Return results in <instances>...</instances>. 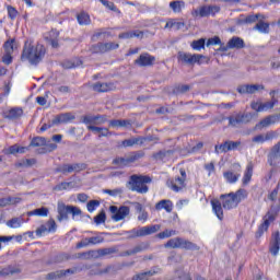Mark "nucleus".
<instances>
[{
	"instance_id": "473e14b6",
	"label": "nucleus",
	"mask_w": 280,
	"mask_h": 280,
	"mask_svg": "<svg viewBox=\"0 0 280 280\" xmlns=\"http://www.w3.org/2000/svg\"><path fill=\"white\" fill-rule=\"evenodd\" d=\"M118 38H143V32L130 31V32L121 33L118 35Z\"/></svg>"
},
{
	"instance_id": "2f4dec72",
	"label": "nucleus",
	"mask_w": 280,
	"mask_h": 280,
	"mask_svg": "<svg viewBox=\"0 0 280 280\" xmlns=\"http://www.w3.org/2000/svg\"><path fill=\"white\" fill-rule=\"evenodd\" d=\"M23 222L24 220L22 217H14L11 220L7 221V226H9V229H21Z\"/></svg>"
},
{
	"instance_id": "e433bc0d",
	"label": "nucleus",
	"mask_w": 280,
	"mask_h": 280,
	"mask_svg": "<svg viewBox=\"0 0 280 280\" xmlns=\"http://www.w3.org/2000/svg\"><path fill=\"white\" fill-rule=\"evenodd\" d=\"M4 54H14V49H16V42L14 39H9L3 45Z\"/></svg>"
},
{
	"instance_id": "6e6552de",
	"label": "nucleus",
	"mask_w": 280,
	"mask_h": 280,
	"mask_svg": "<svg viewBox=\"0 0 280 280\" xmlns=\"http://www.w3.org/2000/svg\"><path fill=\"white\" fill-rule=\"evenodd\" d=\"M109 211L112 213V220L114 222H121V220H126L130 215V207L128 206H110Z\"/></svg>"
},
{
	"instance_id": "a211bd4d",
	"label": "nucleus",
	"mask_w": 280,
	"mask_h": 280,
	"mask_svg": "<svg viewBox=\"0 0 280 280\" xmlns=\"http://www.w3.org/2000/svg\"><path fill=\"white\" fill-rule=\"evenodd\" d=\"M57 211L58 222H62V220H69V206L65 205V202H58Z\"/></svg>"
},
{
	"instance_id": "a19ab883",
	"label": "nucleus",
	"mask_w": 280,
	"mask_h": 280,
	"mask_svg": "<svg viewBox=\"0 0 280 280\" xmlns=\"http://www.w3.org/2000/svg\"><path fill=\"white\" fill-rule=\"evenodd\" d=\"M170 8L175 13H180L183 11V8H185V2L183 1H172L170 2Z\"/></svg>"
},
{
	"instance_id": "72a5a7b5",
	"label": "nucleus",
	"mask_w": 280,
	"mask_h": 280,
	"mask_svg": "<svg viewBox=\"0 0 280 280\" xmlns=\"http://www.w3.org/2000/svg\"><path fill=\"white\" fill-rule=\"evenodd\" d=\"M27 215H38L39 218H47V215H49V209H47L46 207L37 208L27 212Z\"/></svg>"
},
{
	"instance_id": "c03bdc74",
	"label": "nucleus",
	"mask_w": 280,
	"mask_h": 280,
	"mask_svg": "<svg viewBox=\"0 0 280 280\" xmlns=\"http://www.w3.org/2000/svg\"><path fill=\"white\" fill-rule=\"evenodd\" d=\"M174 235H178V232H176V230H164L163 232L158 234V237L160 240H165V238L172 237Z\"/></svg>"
},
{
	"instance_id": "4d7b16f0",
	"label": "nucleus",
	"mask_w": 280,
	"mask_h": 280,
	"mask_svg": "<svg viewBox=\"0 0 280 280\" xmlns=\"http://www.w3.org/2000/svg\"><path fill=\"white\" fill-rule=\"evenodd\" d=\"M88 207V211L90 213H93V211H95V209H97V207H100V201L98 200H90L86 205Z\"/></svg>"
},
{
	"instance_id": "338daca9",
	"label": "nucleus",
	"mask_w": 280,
	"mask_h": 280,
	"mask_svg": "<svg viewBox=\"0 0 280 280\" xmlns=\"http://www.w3.org/2000/svg\"><path fill=\"white\" fill-rule=\"evenodd\" d=\"M104 237L102 236H92L90 237V246H95L97 244H103Z\"/></svg>"
},
{
	"instance_id": "0e129e2a",
	"label": "nucleus",
	"mask_w": 280,
	"mask_h": 280,
	"mask_svg": "<svg viewBox=\"0 0 280 280\" xmlns=\"http://www.w3.org/2000/svg\"><path fill=\"white\" fill-rule=\"evenodd\" d=\"M46 226L48 229V233H56L57 225L54 219H49Z\"/></svg>"
},
{
	"instance_id": "e2e57ef3",
	"label": "nucleus",
	"mask_w": 280,
	"mask_h": 280,
	"mask_svg": "<svg viewBox=\"0 0 280 280\" xmlns=\"http://www.w3.org/2000/svg\"><path fill=\"white\" fill-rule=\"evenodd\" d=\"M238 117L241 118V124H248L253 119V114L246 113V114H238Z\"/></svg>"
},
{
	"instance_id": "9b49d317",
	"label": "nucleus",
	"mask_w": 280,
	"mask_h": 280,
	"mask_svg": "<svg viewBox=\"0 0 280 280\" xmlns=\"http://www.w3.org/2000/svg\"><path fill=\"white\" fill-rule=\"evenodd\" d=\"M234 167L236 172L226 171L223 173V177L225 178L226 183L234 184V183H237V180H240V176L242 173V165L234 164Z\"/></svg>"
},
{
	"instance_id": "ea45409f",
	"label": "nucleus",
	"mask_w": 280,
	"mask_h": 280,
	"mask_svg": "<svg viewBox=\"0 0 280 280\" xmlns=\"http://www.w3.org/2000/svg\"><path fill=\"white\" fill-rule=\"evenodd\" d=\"M180 240L182 237H174L166 242L164 245L165 248H180Z\"/></svg>"
},
{
	"instance_id": "6ab92c4d",
	"label": "nucleus",
	"mask_w": 280,
	"mask_h": 280,
	"mask_svg": "<svg viewBox=\"0 0 280 280\" xmlns=\"http://www.w3.org/2000/svg\"><path fill=\"white\" fill-rule=\"evenodd\" d=\"M113 89H115V84L113 83L96 82L92 84V90L96 93H108V91H113Z\"/></svg>"
},
{
	"instance_id": "f257e3e1",
	"label": "nucleus",
	"mask_w": 280,
	"mask_h": 280,
	"mask_svg": "<svg viewBox=\"0 0 280 280\" xmlns=\"http://www.w3.org/2000/svg\"><path fill=\"white\" fill-rule=\"evenodd\" d=\"M47 54V49L43 44L34 45V42L26 40L24 43L21 60L30 62V65L36 66L43 62V58Z\"/></svg>"
},
{
	"instance_id": "603ef678",
	"label": "nucleus",
	"mask_w": 280,
	"mask_h": 280,
	"mask_svg": "<svg viewBox=\"0 0 280 280\" xmlns=\"http://www.w3.org/2000/svg\"><path fill=\"white\" fill-rule=\"evenodd\" d=\"M95 224H104L106 222V212L102 210L96 217H94Z\"/></svg>"
},
{
	"instance_id": "f8f14e48",
	"label": "nucleus",
	"mask_w": 280,
	"mask_h": 280,
	"mask_svg": "<svg viewBox=\"0 0 280 280\" xmlns=\"http://www.w3.org/2000/svg\"><path fill=\"white\" fill-rule=\"evenodd\" d=\"M156 61V58L148 52H143L139 56L138 59L135 60V65H138V67H152L154 62Z\"/></svg>"
},
{
	"instance_id": "6e6d98bb",
	"label": "nucleus",
	"mask_w": 280,
	"mask_h": 280,
	"mask_svg": "<svg viewBox=\"0 0 280 280\" xmlns=\"http://www.w3.org/2000/svg\"><path fill=\"white\" fill-rule=\"evenodd\" d=\"M129 163H135V161H139V159H143V152H133L127 156Z\"/></svg>"
},
{
	"instance_id": "8fccbe9b",
	"label": "nucleus",
	"mask_w": 280,
	"mask_h": 280,
	"mask_svg": "<svg viewBox=\"0 0 280 280\" xmlns=\"http://www.w3.org/2000/svg\"><path fill=\"white\" fill-rule=\"evenodd\" d=\"M70 170L71 172H84V170H86V164L84 163H74V164H70Z\"/></svg>"
},
{
	"instance_id": "4c0bfd02",
	"label": "nucleus",
	"mask_w": 280,
	"mask_h": 280,
	"mask_svg": "<svg viewBox=\"0 0 280 280\" xmlns=\"http://www.w3.org/2000/svg\"><path fill=\"white\" fill-rule=\"evenodd\" d=\"M70 259H71V255L67 253H60L54 257L52 264H62L63 261H69Z\"/></svg>"
},
{
	"instance_id": "aec40b11",
	"label": "nucleus",
	"mask_w": 280,
	"mask_h": 280,
	"mask_svg": "<svg viewBox=\"0 0 280 280\" xmlns=\"http://www.w3.org/2000/svg\"><path fill=\"white\" fill-rule=\"evenodd\" d=\"M73 119H75V115L71 114V113H63V114H59L57 115L54 120L52 124H69V121H73Z\"/></svg>"
},
{
	"instance_id": "a18cd8bd",
	"label": "nucleus",
	"mask_w": 280,
	"mask_h": 280,
	"mask_svg": "<svg viewBox=\"0 0 280 280\" xmlns=\"http://www.w3.org/2000/svg\"><path fill=\"white\" fill-rule=\"evenodd\" d=\"M55 191H62L65 189H73V182H62L61 184L55 186Z\"/></svg>"
},
{
	"instance_id": "ddd939ff",
	"label": "nucleus",
	"mask_w": 280,
	"mask_h": 280,
	"mask_svg": "<svg viewBox=\"0 0 280 280\" xmlns=\"http://www.w3.org/2000/svg\"><path fill=\"white\" fill-rule=\"evenodd\" d=\"M150 248L149 242H141L133 246L131 249H127L122 253V257H132V255H138V253H143Z\"/></svg>"
},
{
	"instance_id": "bb28decb",
	"label": "nucleus",
	"mask_w": 280,
	"mask_h": 280,
	"mask_svg": "<svg viewBox=\"0 0 280 280\" xmlns=\"http://www.w3.org/2000/svg\"><path fill=\"white\" fill-rule=\"evenodd\" d=\"M7 119H20L23 117V109L21 107H13L4 113Z\"/></svg>"
},
{
	"instance_id": "c756f323",
	"label": "nucleus",
	"mask_w": 280,
	"mask_h": 280,
	"mask_svg": "<svg viewBox=\"0 0 280 280\" xmlns=\"http://www.w3.org/2000/svg\"><path fill=\"white\" fill-rule=\"evenodd\" d=\"M179 248H184L185 250H200L198 245L183 237L180 238Z\"/></svg>"
},
{
	"instance_id": "49530a36",
	"label": "nucleus",
	"mask_w": 280,
	"mask_h": 280,
	"mask_svg": "<svg viewBox=\"0 0 280 280\" xmlns=\"http://www.w3.org/2000/svg\"><path fill=\"white\" fill-rule=\"evenodd\" d=\"M46 279H48V280H59V279H65V277L62 276V270H57V271L48 273L46 276Z\"/></svg>"
},
{
	"instance_id": "774afa93",
	"label": "nucleus",
	"mask_w": 280,
	"mask_h": 280,
	"mask_svg": "<svg viewBox=\"0 0 280 280\" xmlns=\"http://www.w3.org/2000/svg\"><path fill=\"white\" fill-rule=\"evenodd\" d=\"M69 213L75 218V215H82V210L75 206H69Z\"/></svg>"
},
{
	"instance_id": "5fc2aeb1",
	"label": "nucleus",
	"mask_w": 280,
	"mask_h": 280,
	"mask_svg": "<svg viewBox=\"0 0 280 280\" xmlns=\"http://www.w3.org/2000/svg\"><path fill=\"white\" fill-rule=\"evenodd\" d=\"M277 118L275 116H269L260 121V126L262 128H267V126H271V124H276Z\"/></svg>"
},
{
	"instance_id": "3c124183",
	"label": "nucleus",
	"mask_w": 280,
	"mask_h": 280,
	"mask_svg": "<svg viewBox=\"0 0 280 280\" xmlns=\"http://www.w3.org/2000/svg\"><path fill=\"white\" fill-rule=\"evenodd\" d=\"M56 172L57 173H61V174H71V164H62V165H59L57 168H56Z\"/></svg>"
},
{
	"instance_id": "69168bd1",
	"label": "nucleus",
	"mask_w": 280,
	"mask_h": 280,
	"mask_svg": "<svg viewBox=\"0 0 280 280\" xmlns=\"http://www.w3.org/2000/svg\"><path fill=\"white\" fill-rule=\"evenodd\" d=\"M86 246H91L90 237L82 238L81 242L77 243V248H86Z\"/></svg>"
},
{
	"instance_id": "f3484780",
	"label": "nucleus",
	"mask_w": 280,
	"mask_h": 280,
	"mask_svg": "<svg viewBox=\"0 0 280 280\" xmlns=\"http://www.w3.org/2000/svg\"><path fill=\"white\" fill-rule=\"evenodd\" d=\"M279 137V132L277 131H268L267 133H261L255 136L252 141L253 143H266V141H272V139H277Z\"/></svg>"
},
{
	"instance_id": "37998d69",
	"label": "nucleus",
	"mask_w": 280,
	"mask_h": 280,
	"mask_svg": "<svg viewBox=\"0 0 280 280\" xmlns=\"http://www.w3.org/2000/svg\"><path fill=\"white\" fill-rule=\"evenodd\" d=\"M214 152H215V154H220L221 152H224V153L230 152L229 140L221 144H217L214 147Z\"/></svg>"
},
{
	"instance_id": "4be33fe9",
	"label": "nucleus",
	"mask_w": 280,
	"mask_h": 280,
	"mask_svg": "<svg viewBox=\"0 0 280 280\" xmlns=\"http://www.w3.org/2000/svg\"><path fill=\"white\" fill-rule=\"evenodd\" d=\"M110 128H132V120L130 119H113L109 120Z\"/></svg>"
},
{
	"instance_id": "412c9836",
	"label": "nucleus",
	"mask_w": 280,
	"mask_h": 280,
	"mask_svg": "<svg viewBox=\"0 0 280 280\" xmlns=\"http://www.w3.org/2000/svg\"><path fill=\"white\" fill-rule=\"evenodd\" d=\"M14 275H21V268L19 266L0 268V277H12Z\"/></svg>"
},
{
	"instance_id": "f704fd0d",
	"label": "nucleus",
	"mask_w": 280,
	"mask_h": 280,
	"mask_svg": "<svg viewBox=\"0 0 280 280\" xmlns=\"http://www.w3.org/2000/svg\"><path fill=\"white\" fill-rule=\"evenodd\" d=\"M79 25H91V16L86 12H81L77 15Z\"/></svg>"
},
{
	"instance_id": "9d476101",
	"label": "nucleus",
	"mask_w": 280,
	"mask_h": 280,
	"mask_svg": "<svg viewBox=\"0 0 280 280\" xmlns=\"http://www.w3.org/2000/svg\"><path fill=\"white\" fill-rule=\"evenodd\" d=\"M114 253H117V249H115V247H107L79 254V257H89V255H92V257H106V255H113Z\"/></svg>"
},
{
	"instance_id": "423d86ee",
	"label": "nucleus",
	"mask_w": 280,
	"mask_h": 280,
	"mask_svg": "<svg viewBox=\"0 0 280 280\" xmlns=\"http://www.w3.org/2000/svg\"><path fill=\"white\" fill-rule=\"evenodd\" d=\"M275 220H277V212H275L271 207V209L262 218L264 222L258 226V230L256 231L257 240H259V237H261L264 235V233H266V231H268V229L270 228V224H272V222H275Z\"/></svg>"
},
{
	"instance_id": "79ce46f5",
	"label": "nucleus",
	"mask_w": 280,
	"mask_h": 280,
	"mask_svg": "<svg viewBox=\"0 0 280 280\" xmlns=\"http://www.w3.org/2000/svg\"><path fill=\"white\" fill-rule=\"evenodd\" d=\"M47 140L43 137H36L31 141L32 148H42V145H46Z\"/></svg>"
},
{
	"instance_id": "b1692460",
	"label": "nucleus",
	"mask_w": 280,
	"mask_h": 280,
	"mask_svg": "<svg viewBox=\"0 0 280 280\" xmlns=\"http://www.w3.org/2000/svg\"><path fill=\"white\" fill-rule=\"evenodd\" d=\"M212 211L219 220H224V210L222 209V201L218 199L211 200Z\"/></svg>"
},
{
	"instance_id": "052dcab7",
	"label": "nucleus",
	"mask_w": 280,
	"mask_h": 280,
	"mask_svg": "<svg viewBox=\"0 0 280 280\" xmlns=\"http://www.w3.org/2000/svg\"><path fill=\"white\" fill-rule=\"evenodd\" d=\"M80 65H82V61H79L78 63L69 60L62 62L63 69H75V67H80Z\"/></svg>"
},
{
	"instance_id": "c9c22d12",
	"label": "nucleus",
	"mask_w": 280,
	"mask_h": 280,
	"mask_svg": "<svg viewBox=\"0 0 280 280\" xmlns=\"http://www.w3.org/2000/svg\"><path fill=\"white\" fill-rule=\"evenodd\" d=\"M50 36V45L54 49H58L59 44H58V37L60 36V33L56 30H52L49 32Z\"/></svg>"
},
{
	"instance_id": "864d4df0",
	"label": "nucleus",
	"mask_w": 280,
	"mask_h": 280,
	"mask_svg": "<svg viewBox=\"0 0 280 280\" xmlns=\"http://www.w3.org/2000/svg\"><path fill=\"white\" fill-rule=\"evenodd\" d=\"M165 27H174L175 30H183L185 27V23L183 22H176V21H168L165 25Z\"/></svg>"
},
{
	"instance_id": "f03ea898",
	"label": "nucleus",
	"mask_w": 280,
	"mask_h": 280,
	"mask_svg": "<svg viewBox=\"0 0 280 280\" xmlns=\"http://www.w3.org/2000/svg\"><path fill=\"white\" fill-rule=\"evenodd\" d=\"M248 198V190L241 188L235 192L223 194L220 196L223 209L231 211V209H237L242 200Z\"/></svg>"
},
{
	"instance_id": "09e8293b",
	"label": "nucleus",
	"mask_w": 280,
	"mask_h": 280,
	"mask_svg": "<svg viewBox=\"0 0 280 280\" xmlns=\"http://www.w3.org/2000/svg\"><path fill=\"white\" fill-rule=\"evenodd\" d=\"M113 163H114V165H119V167H126V165H130L128 156L127 158H116L113 161Z\"/></svg>"
},
{
	"instance_id": "7c9ffc66",
	"label": "nucleus",
	"mask_w": 280,
	"mask_h": 280,
	"mask_svg": "<svg viewBox=\"0 0 280 280\" xmlns=\"http://www.w3.org/2000/svg\"><path fill=\"white\" fill-rule=\"evenodd\" d=\"M141 145L143 144V138L138 137V138H131V139H126L121 142V145L124 148H132V145Z\"/></svg>"
},
{
	"instance_id": "cd10ccee",
	"label": "nucleus",
	"mask_w": 280,
	"mask_h": 280,
	"mask_svg": "<svg viewBox=\"0 0 280 280\" xmlns=\"http://www.w3.org/2000/svg\"><path fill=\"white\" fill-rule=\"evenodd\" d=\"M117 272V270L115 269V266L109 265L103 269H92L90 271V275H115Z\"/></svg>"
},
{
	"instance_id": "20e7f679",
	"label": "nucleus",
	"mask_w": 280,
	"mask_h": 280,
	"mask_svg": "<svg viewBox=\"0 0 280 280\" xmlns=\"http://www.w3.org/2000/svg\"><path fill=\"white\" fill-rule=\"evenodd\" d=\"M148 183H152L150 176L131 175L129 178V189L137 191V194H148Z\"/></svg>"
},
{
	"instance_id": "39448f33",
	"label": "nucleus",
	"mask_w": 280,
	"mask_h": 280,
	"mask_svg": "<svg viewBox=\"0 0 280 280\" xmlns=\"http://www.w3.org/2000/svg\"><path fill=\"white\" fill-rule=\"evenodd\" d=\"M161 231V225H147L139 229H132L130 231L125 232L127 240H136V237H145L148 235H154V233H159Z\"/></svg>"
},
{
	"instance_id": "2eb2a0df",
	"label": "nucleus",
	"mask_w": 280,
	"mask_h": 280,
	"mask_svg": "<svg viewBox=\"0 0 280 280\" xmlns=\"http://www.w3.org/2000/svg\"><path fill=\"white\" fill-rule=\"evenodd\" d=\"M237 91L241 93V95H253L254 93H257V91H264V85L261 84H245L240 85L237 88Z\"/></svg>"
},
{
	"instance_id": "7ed1b4c3",
	"label": "nucleus",
	"mask_w": 280,
	"mask_h": 280,
	"mask_svg": "<svg viewBox=\"0 0 280 280\" xmlns=\"http://www.w3.org/2000/svg\"><path fill=\"white\" fill-rule=\"evenodd\" d=\"M81 121L82 124H85V126H88V130H91L95 135H101L102 127H97V126H102L103 124H106V121H108V116L88 114L81 117Z\"/></svg>"
},
{
	"instance_id": "bf43d9fd",
	"label": "nucleus",
	"mask_w": 280,
	"mask_h": 280,
	"mask_svg": "<svg viewBox=\"0 0 280 280\" xmlns=\"http://www.w3.org/2000/svg\"><path fill=\"white\" fill-rule=\"evenodd\" d=\"M257 21H259V15L252 14L242 20V23L252 24L257 23Z\"/></svg>"
},
{
	"instance_id": "58836bf2",
	"label": "nucleus",
	"mask_w": 280,
	"mask_h": 280,
	"mask_svg": "<svg viewBox=\"0 0 280 280\" xmlns=\"http://www.w3.org/2000/svg\"><path fill=\"white\" fill-rule=\"evenodd\" d=\"M252 178H253V165L248 164L243 177V185H248Z\"/></svg>"
},
{
	"instance_id": "5701e85b",
	"label": "nucleus",
	"mask_w": 280,
	"mask_h": 280,
	"mask_svg": "<svg viewBox=\"0 0 280 280\" xmlns=\"http://www.w3.org/2000/svg\"><path fill=\"white\" fill-rule=\"evenodd\" d=\"M168 186L173 191H183L185 189V178L175 177L168 182Z\"/></svg>"
},
{
	"instance_id": "de8ad7c7",
	"label": "nucleus",
	"mask_w": 280,
	"mask_h": 280,
	"mask_svg": "<svg viewBox=\"0 0 280 280\" xmlns=\"http://www.w3.org/2000/svg\"><path fill=\"white\" fill-rule=\"evenodd\" d=\"M191 47H192V49H195V51H200V49H205V38L194 40L191 43Z\"/></svg>"
},
{
	"instance_id": "dca6fc26",
	"label": "nucleus",
	"mask_w": 280,
	"mask_h": 280,
	"mask_svg": "<svg viewBox=\"0 0 280 280\" xmlns=\"http://www.w3.org/2000/svg\"><path fill=\"white\" fill-rule=\"evenodd\" d=\"M269 250H270L271 255H273V257H277V255H279V250H280V233H279V231H276L271 234Z\"/></svg>"
},
{
	"instance_id": "680f3d73",
	"label": "nucleus",
	"mask_w": 280,
	"mask_h": 280,
	"mask_svg": "<svg viewBox=\"0 0 280 280\" xmlns=\"http://www.w3.org/2000/svg\"><path fill=\"white\" fill-rule=\"evenodd\" d=\"M229 124H230V126H232L233 128H235V126H238V124H242V119L240 118V114L236 115L235 117L230 116V117H229Z\"/></svg>"
},
{
	"instance_id": "0eeeda50",
	"label": "nucleus",
	"mask_w": 280,
	"mask_h": 280,
	"mask_svg": "<svg viewBox=\"0 0 280 280\" xmlns=\"http://www.w3.org/2000/svg\"><path fill=\"white\" fill-rule=\"evenodd\" d=\"M177 58L178 60H180V62H184V65H190L191 67H194V65H202V60L207 59V57H205L203 55H191L189 52L183 51L178 52Z\"/></svg>"
},
{
	"instance_id": "13d9d810",
	"label": "nucleus",
	"mask_w": 280,
	"mask_h": 280,
	"mask_svg": "<svg viewBox=\"0 0 280 280\" xmlns=\"http://www.w3.org/2000/svg\"><path fill=\"white\" fill-rule=\"evenodd\" d=\"M104 194H108V196H121L124 194V189L115 188V189H104Z\"/></svg>"
},
{
	"instance_id": "a878e982",
	"label": "nucleus",
	"mask_w": 280,
	"mask_h": 280,
	"mask_svg": "<svg viewBox=\"0 0 280 280\" xmlns=\"http://www.w3.org/2000/svg\"><path fill=\"white\" fill-rule=\"evenodd\" d=\"M155 209L156 211L165 209L166 213H172L174 209V203H172V200L163 199L155 205Z\"/></svg>"
},
{
	"instance_id": "393cba45",
	"label": "nucleus",
	"mask_w": 280,
	"mask_h": 280,
	"mask_svg": "<svg viewBox=\"0 0 280 280\" xmlns=\"http://www.w3.org/2000/svg\"><path fill=\"white\" fill-rule=\"evenodd\" d=\"M228 47H230V49H244L246 44L241 37L234 36L228 42Z\"/></svg>"
},
{
	"instance_id": "1a4fd4ad",
	"label": "nucleus",
	"mask_w": 280,
	"mask_h": 280,
	"mask_svg": "<svg viewBox=\"0 0 280 280\" xmlns=\"http://www.w3.org/2000/svg\"><path fill=\"white\" fill-rule=\"evenodd\" d=\"M218 12H220V7L218 5H203L199 9H195L191 14L192 16H200L202 19L205 16H214Z\"/></svg>"
},
{
	"instance_id": "c85d7f7f",
	"label": "nucleus",
	"mask_w": 280,
	"mask_h": 280,
	"mask_svg": "<svg viewBox=\"0 0 280 280\" xmlns=\"http://www.w3.org/2000/svg\"><path fill=\"white\" fill-rule=\"evenodd\" d=\"M253 30H256L260 34H270V23L259 20Z\"/></svg>"
},
{
	"instance_id": "4468645a",
	"label": "nucleus",
	"mask_w": 280,
	"mask_h": 280,
	"mask_svg": "<svg viewBox=\"0 0 280 280\" xmlns=\"http://www.w3.org/2000/svg\"><path fill=\"white\" fill-rule=\"evenodd\" d=\"M95 54H106V51H113V49H119V44L109 43H98L93 47Z\"/></svg>"
}]
</instances>
